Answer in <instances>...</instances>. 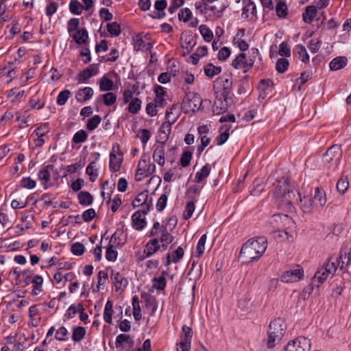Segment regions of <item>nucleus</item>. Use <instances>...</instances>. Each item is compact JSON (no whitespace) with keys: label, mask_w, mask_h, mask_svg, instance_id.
<instances>
[{"label":"nucleus","mask_w":351,"mask_h":351,"mask_svg":"<svg viewBox=\"0 0 351 351\" xmlns=\"http://www.w3.org/2000/svg\"><path fill=\"white\" fill-rule=\"evenodd\" d=\"M267 247V240L260 237L248 240L240 251V258L247 263L259 258Z\"/></svg>","instance_id":"1"},{"label":"nucleus","mask_w":351,"mask_h":351,"mask_svg":"<svg viewBox=\"0 0 351 351\" xmlns=\"http://www.w3.org/2000/svg\"><path fill=\"white\" fill-rule=\"evenodd\" d=\"M287 329L285 321L280 318L275 319L269 325L267 330V346L273 348L282 339Z\"/></svg>","instance_id":"2"},{"label":"nucleus","mask_w":351,"mask_h":351,"mask_svg":"<svg viewBox=\"0 0 351 351\" xmlns=\"http://www.w3.org/2000/svg\"><path fill=\"white\" fill-rule=\"evenodd\" d=\"M274 196L279 206L287 207L291 205L295 195L293 192L290 190L289 183L286 178L278 181L277 186L274 192Z\"/></svg>","instance_id":"3"},{"label":"nucleus","mask_w":351,"mask_h":351,"mask_svg":"<svg viewBox=\"0 0 351 351\" xmlns=\"http://www.w3.org/2000/svg\"><path fill=\"white\" fill-rule=\"evenodd\" d=\"M341 262L338 259L332 261L330 258L327 263L320 267L315 274L313 278V283L317 282L316 286L319 287L328 278H331L337 271L338 267L341 268Z\"/></svg>","instance_id":"4"},{"label":"nucleus","mask_w":351,"mask_h":351,"mask_svg":"<svg viewBox=\"0 0 351 351\" xmlns=\"http://www.w3.org/2000/svg\"><path fill=\"white\" fill-rule=\"evenodd\" d=\"M267 223L274 230L280 231L281 230H287L292 227L294 224L293 219L287 215L275 214L272 215L267 221ZM285 235H287L286 230L282 231L279 234V237L283 238Z\"/></svg>","instance_id":"5"},{"label":"nucleus","mask_w":351,"mask_h":351,"mask_svg":"<svg viewBox=\"0 0 351 351\" xmlns=\"http://www.w3.org/2000/svg\"><path fill=\"white\" fill-rule=\"evenodd\" d=\"M148 237L158 239V243H162L160 245L164 250H166L167 245L173 241V237L169 234L167 230L166 226L160 225L158 221L154 223L152 228L148 234Z\"/></svg>","instance_id":"6"},{"label":"nucleus","mask_w":351,"mask_h":351,"mask_svg":"<svg viewBox=\"0 0 351 351\" xmlns=\"http://www.w3.org/2000/svg\"><path fill=\"white\" fill-rule=\"evenodd\" d=\"M342 156L341 147L334 145L328 149L323 157V162L328 169H335Z\"/></svg>","instance_id":"7"},{"label":"nucleus","mask_w":351,"mask_h":351,"mask_svg":"<svg viewBox=\"0 0 351 351\" xmlns=\"http://www.w3.org/2000/svg\"><path fill=\"white\" fill-rule=\"evenodd\" d=\"M257 51H254V53H257ZM256 55L251 54L247 58L246 54L241 53L233 60L232 65L236 69H243L244 72H246L253 66Z\"/></svg>","instance_id":"8"},{"label":"nucleus","mask_w":351,"mask_h":351,"mask_svg":"<svg viewBox=\"0 0 351 351\" xmlns=\"http://www.w3.org/2000/svg\"><path fill=\"white\" fill-rule=\"evenodd\" d=\"M310 348V339L304 337H300L289 341L285 347L284 351H309Z\"/></svg>","instance_id":"9"},{"label":"nucleus","mask_w":351,"mask_h":351,"mask_svg":"<svg viewBox=\"0 0 351 351\" xmlns=\"http://www.w3.org/2000/svg\"><path fill=\"white\" fill-rule=\"evenodd\" d=\"M303 277L304 271L302 268L297 267L284 271L280 277V280L285 283H293L300 281Z\"/></svg>","instance_id":"10"},{"label":"nucleus","mask_w":351,"mask_h":351,"mask_svg":"<svg viewBox=\"0 0 351 351\" xmlns=\"http://www.w3.org/2000/svg\"><path fill=\"white\" fill-rule=\"evenodd\" d=\"M122 162L123 156L119 152V145L117 143L113 144L110 153V169L113 172L119 171Z\"/></svg>","instance_id":"11"},{"label":"nucleus","mask_w":351,"mask_h":351,"mask_svg":"<svg viewBox=\"0 0 351 351\" xmlns=\"http://www.w3.org/2000/svg\"><path fill=\"white\" fill-rule=\"evenodd\" d=\"M152 204V198L149 197V192L144 191L140 193L132 202L134 207L142 206L141 212L146 215Z\"/></svg>","instance_id":"12"},{"label":"nucleus","mask_w":351,"mask_h":351,"mask_svg":"<svg viewBox=\"0 0 351 351\" xmlns=\"http://www.w3.org/2000/svg\"><path fill=\"white\" fill-rule=\"evenodd\" d=\"M202 104V99L197 95H186L182 101V108L185 112H196Z\"/></svg>","instance_id":"13"},{"label":"nucleus","mask_w":351,"mask_h":351,"mask_svg":"<svg viewBox=\"0 0 351 351\" xmlns=\"http://www.w3.org/2000/svg\"><path fill=\"white\" fill-rule=\"evenodd\" d=\"M241 16L244 19L255 20L256 19V7L251 0H243Z\"/></svg>","instance_id":"14"},{"label":"nucleus","mask_w":351,"mask_h":351,"mask_svg":"<svg viewBox=\"0 0 351 351\" xmlns=\"http://www.w3.org/2000/svg\"><path fill=\"white\" fill-rule=\"evenodd\" d=\"M49 132V126L47 123L37 128L32 134L36 147H42L45 141L43 137Z\"/></svg>","instance_id":"15"},{"label":"nucleus","mask_w":351,"mask_h":351,"mask_svg":"<svg viewBox=\"0 0 351 351\" xmlns=\"http://www.w3.org/2000/svg\"><path fill=\"white\" fill-rule=\"evenodd\" d=\"M99 72V65L96 64H92L86 69L82 70L77 76L78 82L83 83L86 80L97 75Z\"/></svg>","instance_id":"16"},{"label":"nucleus","mask_w":351,"mask_h":351,"mask_svg":"<svg viewBox=\"0 0 351 351\" xmlns=\"http://www.w3.org/2000/svg\"><path fill=\"white\" fill-rule=\"evenodd\" d=\"M160 247L161 246L158 243V239L154 238L147 243L143 251L145 256L143 257H139L138 259L143 260L145 258L150 257L154 253L160 250Z\"/></svg>","instance_id":"17"},{"label":"nucleus","mask_w":351,"mask_h":351,"mask_svg":"<svg viewBox=\"0 0 351 351\" xmlns=\"http://www.w3.org/2000/svg\"><path fill=\"white\" fill-rule=\"evenodd\" d=\"M111 278L117 291H123L128 284V280L119 272L112 271Z\"/></svg>","instance_id":"18"},{"label":"nucleus","mask_w":351,"mask_h":351,"mask_svg":"<svg viewBox=\"0 0 351 351\" xmlns=\"http://www.w3.org/2000/svg\"><path fill=\"white\" fill-rule=\"evenodd\" d=\"M313 199L316 209L323 208L327 202L326 194L325 191L322 189L316 188L315 189V193Z\"/></svg>","instance_id":"19"},{"label":"nucleus","mask_w":351,"mask_h":351,"mask_svg":"<svg viewBox=\"0 0 351 351\" xmlns=\"http://www.w3.org/2000/svg\"><path fill=\"white\" fill-rule=\"evenodd\" d=\"M141 211L135 212L132 216V227L136 230H142L146 226L147 222Z\"/></svg>","instance_id":"20"},{"label":"nucleus","mask_w":351,"mask_h":351,"mask_svg":"<svg viewBox=\"0 0 351 351\" xmlns=\"http://www.w3.org/2000/svg\"><path fill=\"white\" fill-rule=\"evenodd\" d=\"M138 171H142L145 176H151L156 170V166L154 163L141 159L138 164Z\"/></svg>","instance_id":"21"},{"label":"nucleus","mask_w":351,"mask_h":351,"mask_svg":"<svg viewBox=\"0 0 351 351\" xmlns=\"http://www.w3.org/2000/svg\"><path fill=\"white\" fill-rule=\"evenodd\" d=\"M300 198V208L305 213H311L316 210L313 199L311 196H304Z\"/></svg>","instance_id":"22"},{"label":"nucleus","mask_w":351,"mask_h":351,"mask_svg":"<svg viewBox=\"0 0 351 351\" xmlns=\"http://www.w3.org/2000/svg\"><path fill=\"white\" fill-rule=\"evenodd\" d=\"M134 48L136 51L151 52L152 45L149 42H145L141 36L138 35L134 41Z\"/></svg>","instance_id":"23"},{"label":"nucleus","mask_w":351,"mask_h":351,"mask_svg":"<svg viewBox=\"0 0 351 351\" xmlns=\"http://www.w3.org/2000/svg\"><path fill=\"white\" fill-rule=\"evenodd\" d=\"M93 95V90L90 87L79 89L75 94V99L78 102L84 103L90 99Z\"/></svg>","instance_id":"24"},{"label":"nucleus","mask_w":351,"mask_h":351,"mask_svg":"<svg viewBox=\"0 0 351 351\" xmlns=\"http://www.w3.org/2000/svg\"><path fill=\"white\" fill-rule=\"evenodd\" d=\"M215 82L223 87V95H227L230 93L232 86L231 77L222 76L217 79Z\"/></svg>","instance_id":"25"},{"label":"nucleus","mask_w":351,"mask_h":351,"mask_svg":"<svg viewBox=\"0 0 351 351\" xmlns=\"http://www.w3.org/2000/svg\"><path fill=\"white\" fill-rule=\"evenodd\" d=\"M153 158L159 165L163 166L165 163L164 143L162 145L155 148L153 152Z\"/></svg>","instance_id":"26"},{"label":"nucleus","mask_w":351,"mask_h":351,"mask_svg":"<svg viewBox=\"0 0 351 351\" xmlns=\"http://www.w3.org/2000/svg\"><path fill=\"white\" fill-rule=\"evenodd\" d=\"M125 242L123 232L121 230H117L112 235L109 243L112 245H117L119 247H121Z\"/></svg>","instance_id":"27"},{"label":"nucleus","mask_w":351,"mask_h":351,"mask_svg":"<svg viewBox=\"0 0 351 351\" xmlns=\"http://www.w3.org/2000/svg\"><path fill=\"white\" fill-rule=\"evenodd\" d=\"M230 125L227 124H225L220 128V134L216 138L217 145H221L226 142L230 136L229 130H230Z\"/></svg>","instance_id":"28"},{"label":"nucleus","mask_w":351,"mask_h":351,"mask_svg":"<svg viewBox=\"0 0 351 351\" xmlns=\"http://www.w3.org/2000/svg\"><path fill=\"white\" fill-rule=\"evenodd\" d=\"M348 60L346 57L339 56L335 58L330 62V69L332 71H337L343 69L347 64Z\"/></svg>","instance_id":"29"},{"label":"nucleus","mask_w":351,"mask_h":351,"mask_svg":"<svg viewBox=\"0 0 351 351\" xmlns=\"http://www.w3.org/2000/svg\"><path fill=\"white\" fill-rule=\"evenodd\" d=\"M228 109L227 101L221 98L217 99L213 106V111L216 114L224 113Z\"/></svg>","instance_id":"30"},{"label":"nucleus","mask_w":351,"mask_h":351,"mask_svg":"<svg viewBox=\"0 0 351 351\" xmlns=\"http://www.w3.org/2000/svg\"><path fill=\"white\" fill-rule=\"evenodd\" d=\"M317 8L315 5H308L303 13V20L305 23H311L317 15Z\"/></svg>","instance_id":"31"},{"label":"nucleus","mask_w":351,"mask_h":351,"mask_svg":"<svg viewBox=\"0 0 351 351\" xmlns=\"http://www.w3.org/2000/svg\"><path fill=\"white\" fill-rule=\"evenodd\" d=\"M184 256V250L182 247H178L173 253L172 256L169 254L167 256V261L165 265H169L171 262L178 263Z\"/></svg>","instance_id":"32"},{"label":"nucleus","mask_w":351,"mask_h":351,"mask_svg":"<svg viewBox=\"0 0 351 351\" xmlns=\"http://www.w3.org/2000/svg\"><path fill=\"white\" fill-rule=\"evenodd\" d=\"M179 115L177 112V107L173 105L171 108H168L166 111L165 119L166 122L173 125L178 119Z\"/></svg>","instance_id":"33"},{"label":"nucleus","mask_w":351,"mask_h":351,"mask_svg":"<svg viewBox=\"0 0 351 351\" xmlns=\"http://www.w3.org/2000/svg\"><path fill=\"white\" fill-rule=\"evenodd\" d=\"M53 165H47L38 172V178L43 184H47V182L50 180V170L53 169Z\"/></svg>","instance_id":"34"},{"label":"nucleus","mask_w":351,"mask_h":351,"mask_svg":"<svg viewBox=\"0 0 351 351\" xmlns=\"http://www.w3.org/2000/svg\"><path fill=\"white\" fill-rule=\"evenodd\" d=\"M204 74L209 78H213L221 72V67L216 66L211 63L207 64L204 67Z\"/></svg>","instance_id":"35"},{"label":"nucleus","mask_w":351,"mask_h":351,"mask_svg":"<svg viewBox=\"0 0 351 351\" xmlns=\"http://www.w3.org/2000/svg\"><path fill=\"white\" fill-rule=\"evenodd\" d=\"M108 279V274L106 271L101 270L97 273V284L94 292H98L101 286H104Z\"/></svg>","instance_id":"36"},{"label":"nucleus","mask_w":351,"mask_h":351,"mask_svg":"<svg viewBox=\"0 0 351 351\" xmlns=\"http://www.w3.org/2000/svg\"><path fill=\"white\" fill-rule=\"evenodd\" d=\"M133 316L136 321H138L142 317L140 302L137 295L132 298Z\"/></svg>","instance_id":"37"},{"label":"nucleus","mask_w":351,"mask_h":351,"mask_svg":"<svg viewBox=\"0 0 351 351\" xmlns=\"http://www.w3.org/2000/svg\"><path fill=\"white\" fill-rule=\"evenodd\" d=\"M32 282L34 284V288L32 291V295H37L42 291L43 279L40 276L36 275L32 280Z\"/></svg>","instance_id":"38"},{"label":"nucleus","mask_w":351,"mask_h":351,"mask_svg":"<svg viewBox=\"0 0 351 351\" xmlns=\"http://www.w3.org/2000/svg\"><path fill=\"white\" fill-rule=\"evenodd\" d=\"M88 36V32L84 28L78 29L73 35V39L79 45L85 43L86 42Z\"/></svg>","instance_id":"39"},{"label":"nucleus","mask_w":351,"mask_h":351,"mask_svg":"<svg viewBox=\"0 0 351 351\" xmlns=\"http://www.w3.org/2000/svg\"><path fill=\"white\" fill-rule=\"evenodd\" d=\"M117 247H119L117 246V245H111L110 243H109V245H108V247L106 248V255H105L106 258L108 261L114 262L117 260V256H118V252L116 250Z\"/></svg>","instance_id":"40"},{"label":"nucleus","mask_w":351,"mask_h":351,"mask_svg":"<svg viewBox=\"0 0 351 351\" xmlns=\"http://www.w3.org/2000/svg\"><path fill=\"white\" fill-rule=\"evenodd\" d=\"M112 313H113L112 302L110 300H108L105 305L104 311V319L108 324H111L112 323Z\"/></svg>","instance_id":"41"},{"label":"nucleus","mask_w":351,"mask_h":351,"mask_svg":"<svg viewBox=\"0 0 351 351\" xmlns=\"http://www.w3.org/2000/svg\"><path fill=\"white\" fill-rule=\"evenodd\" d=\"M210 172V167L208 164L204 165L200 171H197L195 174V182H201L206 178L208 176Z\"/></svg>","instance_id":"42"},{"label":"nucleus","mask_w":351,"mask_h":351,"mask_svg":"<svg viewBox=\"0 0 351 351\" xmlns=\"http://www.w3.org/2000/svg\"><path fill=\"white\" fill-rule=\"evenodd\" d=\"M113 82L106 76L102 77L99 80V88L101 91H109L113 88Z\"/></svg>","instance_id":"43"},{"label":"nucleus","mask_w":351,"mask_h":351,"mask_svg":"<svg viewBox=\"0 0 351 351\" xmlns=\"http://www.w3.org/2000/svg\"><path fill=\"white\" fill-rule=\"evenodd\" d=\"M206 234H204L202 235L200 237L197 246H196V250H195V256L196 257H200L204 252L205 250V244L206 242Z\"/></svg>","instance_id":"44"},{"label":"nucleus","mask_w":351,"mask_h":351,"mask_svg":"<svg viewBox=\"0 0 351 351\" xmlns=\"http://www.w3.org/2000/svg\"><path fill=\"white\" fill-rule=\"evenodd\" d=\"M86 335V330L82 326H77L73 328L72 333V339L74 341H80Z\"/></svg>","instance_id":"45"},{"label":"nucleus","mask_w":351,"mask_h":351,"mask_svg":"<svg viewBox=\"0 0 351 351\" xmlns=\"http://www.w3.org/2000/svg\"><path fill=\"white\" fill-rule=\"evenodd\" d=\"M78 199L80 204L84 206H88L92 204L93 197L86 191H82L78 194Z\"/></svg>","instance_id":"46"},{"label":"nucleus","mask_w":351,"mask_h":351,"mask_svg":"<svg viewBox=\"0 0 351 351\" xmlns=\"http://www.w3.org/2000/svg\"><path fill=\"white\" fill-rule=\"evenodd\" d=\"M141 101L138 98H134L130 102L128 107V111L132 114H136L141 109Z\"/></svg>","instance_id":"47"},{"label":"nucleus","mask_w":351,"mask_h":351,"mask_svg":"<svg viewBox=\"0 0 351 351\" xmlns=\"http://www.w3.org/2000/svg\"><path fill=\"white\" fill-rule=\"evenodd\" d=\"M83 10L84 6L77 0L71 1L69 3V10L72 14L80 15Z\"/></svg>","instance_id":"48"},{"label":"nucleus","mask_w":351,"mask_h":351,"mask_svg":"<svg viewBox=\"0 0 351 351\" xmlns=\"http://www.w3.org/2000/svg\"><path fill=\"white\" fill-rule=\"evenodd\" d=\"M145 306L151 310V315H154L157 308V304L154 297L147 295L145 297Z\"/></svg>","instance_id":"49"},{"label":"nucleus","mask_w":351,"mask_h":351,"mask_svg":"<svg viewBox=\"0 0 351 351\" xmlns=\"http://www.w3.org/2000/svg\"><path fill=\"white\" fill-rule=\"evenodd\" d=\"M349 186L348 180L346 177H341L337 182L336 188L337 191L343 194L348 189Z\"/></svg>","instance_id":"50"},{"label":"nucleus","mask_w":351,"mask_h":351,"mask_svg":"<svg viewBox=\"0 0 351 351\" xmlns=\"http://www.w3.org/2000/svg\"><path fill=\"white\" fill-rule=\"evenodd\" d=\"M296 51L299 59H300L303 62H308L309 56L306 48L302 45H298L296 46Z\"/></svg>","instance_id":"51"},{"label":"nucleus","mask_w":351,"mask_h":351,"mask_svg":"<svg viewBox=\"0 0 351 351\" xmlns=\"http://www.w3.org/2000/svg\"><path fill=\"white\" fill-rule=\"evenodd\" d=\"M88 135L84 130L77 132L73 136V142L75 144L85 142L87 140Z\"/></svg>","instance_id":"52"},{"label":"nucleus","mask_w":351,"mask_h":351,"mask_svg":"<svg viewBox=\"0 0 351 351\" xmlns=\"http://www.w3.org/2000/svg\"><path fill=\"white\" fill-rule=\"evenodd\" d=\"M106 28H107L108 32L112 36H117L121 33L120 25L117 23H116V22H112V23H108L107 25H106Z\"/></svg>","instance_id":"53"},{"label":"nucleus","mask_w":351,"mask_h":351,"mask_svg":"<svg viewBox=\"0 0 351 351\" xmlns=\"http://www.w3.org/2000/svg\"><path fill=\"white\" fill-rule=\"evenodd\" d=\"M199 32L201 35L204 37V40L207 42H210L213 37V32L205 25H201L199 26Z\"/></svg>","instance_id":"54"},{"label":"nucleus","mask_w":351,"mask_h":351,"mask_svg":"<svg viewBox=\"0 0 351 351\" xmlns=\"http://www.w3.org/2000/svg\"><path fill=\"white\" fill-rule=\"evenodd\" d=\"M71 93L69 90L61 91L57 97V104L59 106H63L66 104L68 99L70 97Z\"/></svg>","instance_id":"55"},{"label":"nucleus","mask_w":351,"mask_h":351,"mask_svg":"<svg viewBox=\"0 0 351 351\" xmlns=\"http://www.w3.org/2000/svg\"><path fill=\"white\" fill-rule=\"evenodd\" d=\"M101 121V119L99 115L93 116L87 122V124H86L87 129L90 131L94 130L98 126V125L100 123Z\"/></svg>","instance_id":"56"},{"label":"nucleus","mask_w":351,"mask_h":351,"mask_svg":"<svg viewBox=\"0 0 351 351\" xmlns=\"http://www.w3.org/2000/svg\"><path fill=\"white\" fill-rule=\"evenodd\" d=\"M289 61L286 58H280L277 60L276 69L278 73H283L288 68Z\"/></svg>","instance_id":"57"},{"label":"nucleus","mask_w":351,"mask_h":351,"mask_svg":"<svg viewBox=\"0 0 351 351\" xmlns=\"http://www.w3.org/2000/svg\"><path fill=\"white\" fill-rule=\"evenodd\" d=\"M101 97L104 100V104L108 106H111L113 104H114L117 100L116 95L112 92H108L106 94H104V95H102Z\"/></svg>","instance_id":"58"},{"label":"nucleus","mask_w":351,"mask_h":351,"mask_svg":"<svg viewBox=\"0 0 351 351\" xmlns=\"http://www.w3.org/2000/svg\"><path fill=\"white\" fill-rule=\"evenodd\" d=\"M195 210V204L193 201L189 202L186 206L183 213V217L184 219H189L191 218Z\"/></svg>","instance_id":"59"},{"label":"nucleus","mask_w":351,"mask_h":351,"mask_svg":"<svg viewBox=\"0 0 351 351\" xmlns=\"http://www.w3.org/2000/svg\"><path fill=\"white\" fill-rule=\"evenodd\" d=\"M171 125L167 122H165L162 124L160 128V135L163 134L164 136L162 137L165 141H167L170 133H171Z\"/></svg>","instance_id":"60"},{"label":"nucleus","mask_w":351,"mask_h":351,"mask_svg":"<svg viewBox=\"0 0 351 351\" xmlns=\"http://www.w3.org/2000/svg\"><path fill=\"white\" fill-rule=\"evenodd\" d=\"M21 186L25 189H32L36 186V182L30 177L24 178L21 181Z\"/></svg>","instance_id":"61"},{"label":"nucleus","mask_w":351,"mask_h":351,"mask_svg":"<svg viewBox=\"0 0 351 351\" xmlns=\"http://www.w3.org/2000/svg\"><path fill=\"white\" fill-rule=\"evenodd\" d=\"M182 334L181 336V339L191 341L193 337V332L191 328L186 325H184L182 326Z\"/></svg>","instance_id":"62"},{"label":"nucleus","mask_w":351,"mask_h":351,"mask_svg":"<svg viewBox=\"0 0 351 351\" xmlns=\"http://www.w3.org/2000/svg\"><path fill=\"white\" fill-rule=\"evenodd\" d=\"M287 7L283 2H279L276 7V14L280 17H285L287 14Z\"/></svg>","instance_id":"63"},{"label":"nucleus","mask_w":351,"mask_h":351,"mask_svg":"<svg viewBox=\"0 0 351 351\" xmlns=\"http://www.w3.org/2000/svg\"><path fill=\"white\" fill-rule=\"evenodd\" d=\"M166 285V279L165 276H160L154 279L153 287L157 289L162 290Z\"/></svg>","instance_id":"64"}]
</instances>
